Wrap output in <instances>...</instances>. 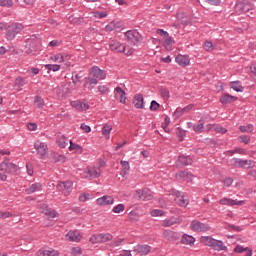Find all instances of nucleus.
I'll list each match as a JSON object with an SVG mask.
<instances>
[{"mask_svg":"<svg viewBox=\"0 0 256 256\" xmlns=\"http://www.w3.org/2000/svg\"><path fill=\"white\" fill-rule=\"evenodd\" d=\"M204 49H205V51H213V42L206 41L204 43Z\"/></svg>","mask_w":256,"mask_h":256,"instance_id":"51","label":"nucleus"},{"mask_svg":"<svg viewBox=\"0 0 256 256\" xmlns=\"http://www.w3.org/2000/svg\"><path fill=\"white\" fill-rule=\"evenodd\" d=\"M163 237L167 241H170V243H175L181 239V234L179 232H174L171 230H165L163 232Z\"/></svg>","mask_w":256,"mask_h":256,"instance_id":"11","label":"nucleus"},{"mask_svg":"<svg viewBox=\"0 0 256 256\" xmlns=\"http://www.w3.org/2000/svg\"><path fill=\"white\" fill-rule=\"evenodd\" d=\"M59 147H61V149H65V147H67V137H65V135H62L58 141H57Z\"/></svg>","mask_w":256,"mask_h":256,"instance_id":"37","label":"nucleus"},{"mask_svg":"<svg viewBox=\"0 0 256 256\" xmlns=\"http://www.w3.org/2000/svg\"><path fill=\"white\" fill-rule=\"evenodd\" d=\"M109 48L111 51H114V53H125L126 50V47L117 40H110Z\"/></svg>","mask_w":256,"mask_h":256,"instance_id":"16","label":"nucleus"},{"mask_svg":"<svg viewBox=\"0 0 256 256\" xmlns=\"http://www.w3.org/2000/svg\"><path fill=\"white\" fill-rule=\"evenodd\" d=\"M89 75L92 76L94 79H99L100 81L107 77V74L104 70H101L98 66H94L91 68Z\"/></svg>","mask_w":256,"mask_h":256,"instance_id":"13","label":"nucleus"},{"mask_svg":"<svg viewBox=\"0 0 256 256\" xmlns=\"http://www.w3.org/2000/svg\"><path fill=\"white\" fill-rule=\"evenodd\" d=\"M114 29H117V24L115 23V21L110 22L105 27V31H107L108 33H110V31H114Z\"/></svg>","mask_w":256,"mask_h":256,"instance_id":"41","label":"nucleus"},{"mask_svg":"<svg viewBox=\"0 0 256 256\" xmlns=\"http://www.w3.org/2000/svg\"><path fill=\"white\" fill-rule=\"evenodd\" d=\"M132 253L138 256L149 255L151 253V246L138 244L133 247Z\"/></svg>","mask_w":256,"mask_h":256,"instance_id":"10","label":"nucleus"},{"mask_svg":"<svg viewBox=\"0 0 256 256\" xmlns=\"http://www.w3.org/2000/svg\"><path fill=\"white\" fill-rule=\"evenodd\" d=\"M53 61H58L59 63H63L65 61V56L63 54H56L51 57Z\"/></svg>","mask_w":256,"mask_h":256,"instance_id":"42","label":"nucleus"},{"mask_svg":"<svg viewBox=\"0 0 256 256\" xmlns=\"http://www.w3.org/2000/svg\"><path fill=\"white\" fill-rule=\"evenodd\" d=\"M162 225L163 227H171V225H175V220L173 219L165 220Z\"/></svg>","mask_w":256,"mask_h":256,"instance_id":"57","label":"nucleus"},{"mask_svg":"<svg viewBox=\"0 0 256 256\" xmlns=\"http://www.w3.org/2000/svg\"><path fill=\"white\" fill-rule=\"evenodd\" d=\"M113 127H111L109 124H105L102 128V134L109 139V134L111 133V130Z\"/></svg>","mask_w":256,"mask_h":256,"instance_id":"38","label":"nucleus"},{"mask_svg":"<svg viewBox=\"0 0 256 256\" xmlns=\"http://www.w3.org/2000/svg\"><path fill=\"white\" fill-rule=\"evenodd\" d=\"M193 164V158L191 156L180 155L176 161V167H186Z\"/></svg>","mask_w":256,"mask_h":256,"instance_id":"15","label":"nucleus"},{"mask_svg":"<svg viewBox=\"0 0 256 256\" xmlns=\"http://www.w3.org/2000/svg\"><path fill=\"white\" fill-rule=\"evenodd\" d=\"M164 41L166 45H173L175 43V40L173 39V37H170L169 35L168 37L164 38Z\"/></svg>","mask_w":256,"mask_h":256,"instance_id":"59","label":"nucleus"},{"mask_svg":"<svg viewBox=\"0 0 256 256\" xmlns=\"http://www.w3.org/2000/svg\"><path fill=\"white\" fill-rule=\"evenodd\" d=\"M97 205L103 206V205H113L115 203V199H113L111 196H102L96 200Z\"/></svg>","mask_w":256,"mask_h":256,"instance_id":"23","label":"nucleus"},{"mask_svg":"<svg viewBox=\"0 0 256 256\" xmlns=\"http://www.w3.org/2000/svg\"><path fill=\"white\" fill-rule=\"evenodd\" d=\"M175 61L178 65H181V67H187L190 63L189 57L185 55L176 56Z\"/></svg>","mask_w":256,"mask_h":256,"instance_id":"26","label":"nucleus"},{"mask_svg":"<svg viewBox=\"0 0 256 256\" xmlns=\"http://www.w3.org/2000/svg\"><path fill=\"white\" fill-rule=\"evenodd\" d=\"M58 191H62L64 195H70L73 191V183L71 181L60 182L57 184Z\"/></svg>","mask_w":256,"mask_h":256,"instance_id":"12","label":"nucleus"},{"mask_svg":"<svg viewBox=\"0 0 256 256\" xmlns=\"http://www.w3.org/2000/svg\"><path fill=\"white\" fill-rule=\"evenodd\" d=\"M83 237L81 236V232L78 230H71L67 234L68 241H75L76 243H79Z\"/></svg>","mask_w":256,"mask_h":256,"instance_id":"19","label":"nucleus"},{"mask_svg":"<svg viewBox=\"0 0 256 256\" xmlns=\"http://www.w3.org/2000/svg\"><path fill=\"white\" fill-rule=\"evenodd\" d=\"M44 214L48 215V217H51L52 219H55V217H57V212H55V211L47 210V211L44 212Z\"/></svg>","mask_w":256,"mask_h":256,"instance_id":"61","label":"nucleus"},{"mask_svg":"<svg viewBox=\"0 0 256 256\" xmlns=\"http://www.w3.org/2000/svg\"><path fill=\"white\" fill-rule=\"evenodd\" d=\"M126 41L130 43V45H137L139 41H141V34L135 30H130L125 33Z\"/></svg>","mask_w":256,"mask_h":256,"instance_id":"9","label":"nucleus"},{"mask_svg":"<svg viewBox=\"0 0 256 256\" xmlns=\"http://www.w3.org/2000/svg\"><path fill=\"white\" fill-rule=\"evenodd\" d=\"M156 33H157V35H160V37H163V39H166L169 35V32L165 31L163 29H157Z\"/></svg>","mask_w":256,"mask_h":256,"instance_id":"46","label":"nucleus"},{"mask_svg":"<svg viewBox=\"0 0 256 256\" xmlns=\"http://www.w3.org/2000/svg\"><path fill=\"white\" fill-rule=\"evenodd\" d=\"M203 243L208 247H212L215 251H227V246L221 240H215L211 236L202 237Z\"/></svg>","mask_w":256,"mask_h":256,"instance_id":"2","label":"nucleus"},{"mask_svg":"<svg viewBox=\"0 0 256 256\" xmlns=\"http://www.w3.org/2000/svg\"><path fill=\"white\" fill-rule=\"evenodd\" d=\"M129 219L130 221H137L139 219V216L134 211H131L129 213Z\"/></svg>","mask_w":256,"mask_h":256,"instance_id":"56","label":"nucleus"},{"mask_svg":"<svg viewBox=\"0 0 256 256\" xmlns=\"http://www.w3.org/2000/svg\"><path fill=\"white\" fill-rule=\"evenodd\" d=\"M123 241H125V239L118 238L116 240H113L111 242V245H112V247H119L121 245V243H123Z\"/></svg>","mask_w":256,"mask_h":256,"instance_id":"52","label":"nucleus"},{"mask_svg":"<svg viewBox=\"0 0 256 256\" xmlns=\"http://www.w3.org/2000/svg\"><path fill=\"white\" fill-rule=\"evenodd\" d=\"M80 128L82 129V131H84V133H91V126L82 123Z\"/></svg>","mask_w":256,"mask_h":256,"instance_id":"53","label":"nucleus"},{"mask_svg":"<svg viewBox=\"0 0 256 256\" xmlns=\"http://www.w3.org/2000/svg\"><path fill=\"white\" fill-rule=\"evenodd\" d=\"M231 167H240L241 169H253L255 167V162L252 160H242L239 158H232L230 160Z\"/></svg>","mask_w":256,"mask_h":256,"instance_id":"5","label":"nucleus"},{"mask_svg":"<svg viewBox=\"0 0 256 256\" xmlns=\"http://www.w3.org/2000/svg\"><path fill=\"white\" fill-rule=\"evenodd\" d=\"M38 256H59V252H57L56 250H39L37 252Z\"/></svg>","mask_w":256,"mask_h":256,"instance_id":"30","label":"nucleus"},{"mask_svg":"<svg viewBox=\"0 0 256 256\" xmlns=\"http://www.w3.org/2000/svg\"><path fill=\"white\" fill-rule=\"evenodd\" d=\"M45 69H48V71H59L61 69V66L59 64H47L45 65Z\"/></svg>","mask_w":256,"mask_h":256,"instance_id":"40","label":"nucleus"},{"mask_svg":"<svg viewBox=\"0 0 256 256\" xmlns=\"http://www.w3.org/2000/svg\"><path fill=\"white\" fill-rule=\"evenodd\" d=\"M1 7H13V0H0Z\"/></svg>","mask_w":256,"mask_h":256,"instance_id":"43","label":"nucleus"},{"mask_svg":"<svg viewBox=\"0 0 256 256\" xmlns=\"http://www.w3.org/2000/svg\"><path fill=\"white\" fill-rule=\"evenodd\" d=\"M204 125L205 124L203 123V120H199L198 125L193 126L195 133H203V131L205 129Z\"/></svg>","mask_w":256,"mask_h":256,"instance_id":"35","label":"nucleus"},{"mask_svg":"<svg viewBox=\"0 0 256 256\" xmlns=\"http://www.w3.org/2000/svg\"><path fill=\"white\" fill-rule=\"evenodd\" d=\"M224 185H225V187H231V185H233V179L232 178H226L224 180Z\"/></svg>","mask_w":256,"mask_h":256,"instance_id":"63","label":"nucleus"},{"mask_svg":"<svg viewBox=\"0 0 256 256\" xmlns=\"http://www.w3.org/2000/svg\"><path fill=\"white\" fill-rule=\"evenodd\" d=\"M24 29L23 24L13 23L6 28V39L13 41L17 35Z\"/></svg>","mask_w":256,"mask_h":256,"instance_id":"3","label":"nucleus"},{"mask_svg":"<svg viewBox=\"0 0 256 256\" xmlns=\"http://www.w3.org/2000/svg\"><path fill=\"white\" fill-rule=\"evenodd\" d=\"M254 7L253 0H237L235 11L236 13H249Z\"/></svg>","mask_w":256,"mask_h":256,"instance_id":"4","label":"nucleus"},{"mask_svg":"<svg viewBox=\"0 0 256 256\" xmlns=\"http://www.w3.org/2000/svg\"><path fill=\"white\" fill-rule=\"evenodd\" d=\"M86 177L90 179H97L101 177V168L100 167H87L85 170Z\"/></svg>","mask_w":256,"mask_h":256,"instance_id":"14","label":"nucleus"},{"mask_svg":"<svg viewBox=\"0 0 256 256\" xmlns=\"http://www.w3.org/2000/svg\"><path fill=\"white\" fill-rule=\"evenodd\" d=\"M113 213H119L120 211H125V205L123 204H118L113 208Z\"/></svg>","mask_w":256,"mask_h":256,"instance_id":"50","label":"nucleus"},{"mask_svg":"<svg viewBox=\"0 0 256 256\" xmlns=\"http://www.w3.org/2000/svg\"><path fill=\"white\" fill-rule=\"evenodd\" d=\"M159 107H161V105L157 101L153 100L150 104V111H157Z\"/></svg>","mask_w":256,"mask_h":256,"instance_id":"47","label":"nucleus"},{"mask_svg":"<svg viewBox=\"0 0 256 256\" xmlns=\"http://www.w3.org/2000/svg\"><path fill=\"white\" fill-rule=\"evenodd\" d=\"M163 213H164L163 210H158V209L151 211L152 217H163Z\"/></svg>","mask_w":256,"mask_h":256,"instance_id":"49","label":"nucleus"},{"mask_svg":"<svg viewBox=\"0 0 256 256\" xmlns=\"http://www.w3.org/2000/svg\"><path fill=\"white\" fill-rule=\"evenodd\" d=\"M71 105L74 109H77V111H87V109H89V104L81 100L73 101Z\"/></svg>","mask_w":256,"mask_h":256,"instance_id":"24","label":"nucleus"},{"mask_svg":"<svg viewBox=\"0 0 256 256\" xmlns=\"http://www.w3.org/2000/svg\"><path fill=\"white\" fill-rule=\"evenodd\" d=\"M135 198L139 199L140 201H151L153 199V194H151V190L145 189H138L135 191Z\"/></svg>","mask_w":256,"mask_h":256,"instance_id":"8","label":"nucleus"},{"mask_svg":"<svg viewBox=\"0 0 256 256\" xmlns=\"http://www.w3.org/2000/svg\"><path fill=\"white\" fill-rule=\"evenodd\" d=\"M230 87H231V89H233L234 91H237V93L243 92V87H242V85L239 83V81L231 82V83H230Z\"/></svg>","mask_w":256,"mask_h":256,"instance_id":"34","label":"nucleus"},{"mask_svg":"<svg viewBox=\"0 0 256 256\" xmlns=\"http://www.w3.org/2000/svg\"><path fill=\"white\" fill-rule=\"evenodd\" d=\"M71 253L73 256H79L81 254V248L74 247V248H72Z\"/></svg>","mask_w":256,"mask_h":256,"instance_id":"58","label":"nucleus"},{"mask_svg":"<svg viewBox=\"0 0 256 256\" xmlns=\"http://www.w3.org/2000/svg\"><path fill=\"white\" fill-rule=\"evenodd\" d=\"M29 131H36L37 130V124L36 123H28L27 125Z\"/></svg>","mask_w":256,"mask_h":256,"instance_id":"64","label":"nucleus"},{"mask_svg":"<svg viewBox=\"0 0 256 256\" xmlns=\"http://www.w3.org/2000/svg\"><path fill=\"white\" fill-rule=\"evenodd\" d=\"M79 79H81V76H79L77 72H72V83L74 85H77V83H79Z\"/></svg>","mask_w":256,"mask_h":256,"instance_id":"48","label":"nucleus"},{"mask_svg":"<svg viewBox=\"0 0 256 256\" xmlns=\"http://www.w3.org/2000/svg\"><path fill=\"white\" fill-rule=\"evenodd\" d=\"M191 228L193 229V231H199V232L209 231V225L205 223H201L197 220H194L191 222Z\"/></svg>","mask_w":256,"mask_h":256,"instance_id":"18","label":"nucleus"},{"mask_svg":"<svg viewBox=\"0 0 256 256\" xmlns=\"http://www.w3.org/2000/svg\"><path fill=\"white\" fill-rule=\"evenodd\" d=\"M133 104L136 109H143L145 107L143 102V95L142 94H136L133 98Z\"/></svg>","mask_w":256,"mask_h":256,"instance_id":"25","label":"nucleus"},{"mask_svg":"<svg viewBox=\"0 0 256 256\" xmlns=\"http://www.w3.org/2000/svg\"><path fill=\"white\" fill-rule=\"evenodd\" d=\"M41 187L43 185L41 183H34L29 188H26L27 195H31L32 193H35L36 191H40Z\"/></svg>","mask_w":256,"mask_h":256,"instance_id":"28","label":"nucleus"},{"mask_svg":"<svg viewBox=\"0 0 256 256\" xmlns=\"http://www.w3.org/2000/svg\"><path fill=\"white\" fill-rule=\"evenodd\" d=\"M13 213L11 212H0V219H9V217H12Z\"/></svg>","mask_w":256,"mask_h":256,"instance_id":"54","label":"nucleus"},{"mask_svg":"<svg viewBox=\"0 0 256 256\" xmlns=\"http://www.w3.org/2000/svg\"><path fill=\"white\" fill-rule=\"evenodd\" d=\"M34 148L38 151L41 159H45V155H47V144L38 141L34 143Z\"/></svg>","mask_w":256,"mask_h":256,"instance_id":"17","label":"nucleus"},{"mask_svg":"<svg viewBox=\"0 0 256 256\" xmlns=\"http://www.w3.org/2000/svg\"><path fill=\"white\" fill-rule=\"evenodd\" d=\"M38 45H39V40L37 39L26 40V44L24 47L25 53H27V55H35V53H37Z\"/></svg>","mask_w":256,"mask_h":256,"instance_id":"6","label":"nucleus"},{"mask_svg":"<svg viewBox=\"0 0 256 256\" xmlns=\"http://www.w3.org/2000/svg\"><path fill=\"white\" fill-rule=\"evenodd\" d=\"M34 105L35 107H38V109H43V107L45 106V101L42 99L41 96H35Z\"/></svg>","mask_w":256,"mask_h":256,"instance_id":"32","label":"nucleus"},{"mask_svg":"<svg viewBox=\"0 0 256 256\" xmlns=\"http://www.w3.org/2000/svg\"><path fill=\"white\" fill-rule=\"evenodd\" d=\"M69 151H76V153H83V148L79 144L73 143V141L70 140Z\"/></svg>","mask_w":256,"mask_h":256,"instance_id":"33","label":"nucleus"},{"mask_svg":"<svg viewBox=\"0 0 256 256\" xmlns=\"http://www.w3.org/2000/svg\"><path fill=\"white\" fill-rule=\"evenodd\" d=\"M228 227L230 229H232V231H236L237 233H239L240 231H242L240 226H236L235 224H229Z\"/></svg>","mask_w":256,"mask_h":256,"instance_id":"60","label":"nucleus"},{"mask_svg":"<svg viewBox=\"0 0 256 256\" xmlns=\"http://www.w3.org/2000/svg\"><path fill=\"white\" fill-rule=\"evenodd\" d=\"M240 143H244L245 145H248L249 141H251V137L247 135H242L239 137Z\"/></svg>","mask_w":256,"mask_h":256,"instance_id":"44","label":"nucleus"},{"mask_svg":"<svg viewBox=\"0 0 256 256\" xmlns=\"http://www.w3.org/2000/svg\"><path fill=\"white\" fill-rule=\"evenodd\" d=\"M25 86V78L18 77L15 79V87H18L19 91H21L22 87Z\"/></svg>","mask_w":256,"mask_h":256,"instance_id":"36","label":"nucleus"},{"mask_svg":"<svg viewBox=\"0 0 256 256\" xmlns=\"http://www.w3.org/2000/svg\"><path fill=\"white\" fill-rule=\"evenodd\" d=\"M161 97L167 101L171 95L169 94V89L167 88H161L160 89Z\"/></svg>","mask_w":256,"mask_h":256,"instance_id":"39","label":"nucleus"},{"mask_svg":"<svg viewBox=\"0 0 256 256\" xmlns=\"http://www.w3.org/2000/svg\"><path fill=\"white\" fill-rule=\"evenodd\" d=\"M248 250H249V247L243 248V246L237 245L234 248V253H245V251H248Z\"/></svg>","mask_w":256,"mask_h":256,"instance_id":"45","label":"nucleus"},{"mask_svg":"<svg viewBox=\"0 0 256 256\" xmlns=\"http://www.w3.org/2000/svg\"><path fill=\"white\" fill-rule=\"evenodd\" d=\"M89 199V194H82L79 196V201H81V203H85V201H87Z\"/></svg>","mask_w":256,"mask_h":256,"instance_id":"62","label":"nucleus"},{"mask_svg":"<svg viewBox=\"0 0 256 256\" xmlns=\"http://www.w3.org/2000/svg\"><path fill=\"white\" fill-rule=\"evenodd\" d=\"M19 171V166L9 163V158H5L2 163H0V181H7V174L12 175L17 174Z\"/></svg>","mask_w":256,"mask_h":256,"instance_id":"1","label":"nucleus"},{"mask_svg":"<svg viewBox=\"0 0 256 256\" xmlns=\"http://www.w3.org/2000/svg\"><path fill=\"white\" fill-rule=\"evenodd\" d=\"M94 17H98L99 19H103L107 17V12H94Z\"/></svg>","mask_w":256,"mask_h":256,"instance_id":"55","label":"nucleus"},{"mask_svg":"<svg viewBox=\"0 0 256 256\" xmlns=\"http://www.w3.org/2000/svg\"><path fill=\"white\" fill-rule=\"evenodd\" d=\"M175 201L179 207H187V205H189V196L183 194L182 196L175 198Z\"/></svg>","mask_w":256,"mask_h":256,"instance_id":"27","label":"nucleus"},{"mask_svg":"<svg viewBox=\"0 0 256 256\" xmlns=\"http://www.w3.org/2000/svg\"><path fill=\"white\" fill-rule=\"evenodd\" d=\"M182 245H193L195 238L191 235L184 234L181 238Z\"/></svg>","mask_w":256,"mask_h":256,"instance_id":"29","label":"nucleus"},{"mask_svg":"<svg viewBox=\"0 0 256 256\" xmlns=\"http://www.w3.org/2000/svg\"><path fill=\"white\" fill-rule=\"evenodd\" d=\"M97 83V79L92 77L91 74H88V77L84 78V87H86V89H94Z\"/></svg>","mask_w":256,"mask_h":256,"instance_id":"20","label":"nucleus"},{"mask_svg":"<svg viewBox=\"0 0 256 256\" xmlns=\"http://www.w3.org/2000/svg\"><path fill=\"white\" fill-rule=\"evenodd\" d=\"M108 241H113V235L106 233V234H94L90 237V243L95 245L96 243H107Z\"/></svg>","mask_w":256,"mask_h":256,"instance_id":"7","label":"nucleus"},{"mask_svg":"<svg viewBox=\"0 0 256 256\" xmlns=\"http://www.w3.org/2000/svg\"><path fill=\"white\" fill-rule=\"evenodd\" d=\"M220 205H229L230 207H234V205H245V201L240 200V201H235L233 199L229 198H222L219 201Z\"/></svg>","mask_w":256,"mask_h":256,"instance_id":"22","label":"nucleus"},{"mask_svg":"<svg viewBox=\"0 0 256 256\" xmlns=\"http://www.w3.org/2000/svg\"><path fill=\"white\" fill-rule=\"evenodd\" d=\"M176 179H192L193 174L187 171H180L175 175Z\"/></svg>","mask_w":256,"mask_h":256,"instance_id":"31","label":"nucleus"},{"mask_svg":"<svg viewBox=\"0 0 256 256\" xmlns=\"http://www.w3.org/2000/svg\"><path fill=\"white\" fill-rule=\"evenodd\" d=\"M237 99H238L237 96H232V95H229L228 93H224L220 97V103H222V105H229V103H233L237 101Z\"/></svg>","mask_w":256,"mask_h":256,"instance_id":"21","label":"nucleus"}]
</instances>
